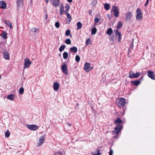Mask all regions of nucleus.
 <instances>
[{
    "label": "nucleus",
    "instance_id": "423d86ee",
    "mask_svg": "<svg viewBox=\"0 0 155 155\" xmlns=\"http://www.w3.org/2000/svg\"><path fill=\"white\" fill-rule=\"evenodd\" d=\"M61 69L62 72L66 75H67L68 74V71L67 69V64L64 63L61 65Z\"/></svg>",
    "mask_w": 155,
    "mask_h": 155
},
{
    "label": "nucleus",
    "instance_id": "5701e85b",
    "mask_svg": "<svg viewBox=\"0 0 155 155\" xmlns=\"http://www.w3.org/2000/svg\"><path fill=\"white\" fill-rule=\"evenodd\" d=\"M100 150L98 149H97L96 151L92 152L93 155H100L101 154Z\"/></svg>",
    "mask_w": 155,
    "mask_h": 155
},
{
    "label": "nucleus",
    "instance_id": "2eb2a0df",
    "mask_svg": "<svg viewBox=\"0 0 155 155\" xmlns=\"http://www.w3.org/2000/svg\"><path fill=\"white\" fill-rule=\"evenodd\" d=\"M45 139V137L43 136H41L39 140V142L37 143L38 146H40L44 142Z\"/></svg>",
    "mask_w": 155,
    "mask_h": 155
},
{
    "label": "nucleus",
    "instance_id": "412c9836",
    "mask_svg": "<svg viewBox=\"0 0 155 155\" xmlns=\"http://www.w3.org/2000/svg\"><path fill=\"white\" fill-rule=\"evenodd\" d=\"M65 14L67 15V18L69 20L68 21V23L69 24L70 23L72 19L71 16L70 15L69 13H68L67 12H65Z\"/></svg>",
    "mask_w": 155,
    "mask_h": 155
},
{
    "label": "nucleus",
    "instance_id": "a18cd8bd",
    "mask_svg": "<svg viewBox=\"0 0 155 155\" xmlns=\"http://www.w3.org/2000/svg\"><path fill=\"white\" fill-rule=\"evenodd\" d=\"M55 25L57 28H58L59 27L60 23L58 21H57L55 23Z\"/></svg>",
    "mask_w": 155,
    "mask_h": 155
},
{
    "label": "nucleus",
    "instance_id": "de8ad7c7",
    "mask_svg": "<svg viewBox=\"0 0 155 155\" xmlns=\"http://www.w3.org/2000/svg\"><path fill=\"white\" fill-rule=\"evenodd\" d=\"M113 150L111 149V148H110V151L109 152V155H113Z\"/></svg>",
    "mask_w": 155,
    "mask_h": 155
},
{
    "label": "nucleus",
    "instance_id": "09e8293b",
    "mask_svg": "<svg viewBox=\"0 0 155 155\" xmlns=\"http://www.w3.org/2000/svg\"><path fill=\"white\" fill-rule=\"evenodd\" d=\"M99 21V19L95 17L94 18V21L95 23H98Z\"/></svg>",
    "mask_w": 155,
    "mask_h": 155
},
{
    "label": "nucleus",
    "instance_id": "37998d69",
    "mask_svg": "<svg viewBox=\"0 0 155 155\" xmlns=\"http://www.w3.org/2000/svg\"><path fill=\"white\" fill-rule=\"evenodd\" d=\"M65 43L68 45H70L71 44V41L70 39L68 38L65 40Z\"/></svg>",
    "mask_w": 155,
    "mask_h": 155
},
{
    "label": "nucleus",
    "instance_id": "79ce46f5",
    "mask_svg": "<svg viewBox=\"0 0 155 155\" xmlns=\"http://www.w3.org/2000/svg\"><path fill=\"white\" fill-rule=\"evenodd\" d=\"M53 155H63L62 153L60 151L54 152Z\"/></svg>",
    "mask_w": 155,
    "mask_h": 155
},
{
    "label": "nucleus",
    "instance_id": "c756f323",
    "mask_svg": "<svg viewBox=\"0 0 155 155\" xmlns=\"http://www.w3.org/2000/svg\"><path fill=\"white\" fill-rule=\"evenodd\" d=\"M70 32L71 31L70 30L68 29L67 30L65 33V35L67 36L70 35V37H72V35L70 34Z\"/></svg>",
    "mask_w": 155,
    "mask_h": 155
},
{
    "label": "nucleus",
    "instance_id": "ddd939ff",
    "mask_svg": "<svg viewBox=\"0 0 155 155\" xmlns=\"http://www.w3.org/2000/svg\"><path fill=\"white\" fill-rule=\"evenodd\" d=\"M3 54L4 58L6 59L9 60V59L10 56L9 54L7 51L6 50H4L3 52Z\"/></svg>",
    "mask_w": 155,
    "mask_h": 155
},
{
    "label": "nucleus",
    "instance_id": "e433bc0d",
    "mask_svg": "<svg viewBox=\"0 0 155 155\" xmlns=\"http://www.w3.org/2000/svg\"><path fill=\"white\" fill-rule=\"evenodd\" d=\"M65 9H66L65 12H67L69 10L70 8V6L68 4H66V6H65Z\"/></svg>",
    "mask_w": 155,
    "mask_h": 155
},
{
    "label": "nucleus",
    "instance_id": "a878e982",
    "mask_svg": "<svg viewBox=\"0 0 155 155\" xmlns=\"http://www.w3.org/2000/svg\"><path fill=\"white\" fill-rule=\"evenodd\" d=\"M122 120L119 117L117 118L114 121V122L115 124H121L122 123Z\"/></svg>",
    "mask_w": 155,
    "mask_h": 155
},
{
    "label": "nucleus",
    "instance_id": "4d7b16f0",
    "mask_svg": "<svg viewBox=\"0 0 155 155\" xmlns=\"http://www.w3.org/2000/svg\"><path fill=\"white\" fill-rule=\"evenodd\" d=\"M76 105H77V106H78V105H79V104H78V103H77V104H76Z\"/></svg>",
    "mask_w": 155,
    "mask_h": 155
},
{
    "label": "nucleus",
    "instance_id": "13d9d810",
    "mask_svg": "<svg viewBox=\"0 0 155 155\" xmlns=\"http://www.w3.org/2000/svg\"><path fill=\"white\" fill-rule=\"evenodd\" d=\"M59 56H60L61 55V54H59Z\"/></svg>",
    "mask_w": 155,
    "mask_h": 155
},
{
    "label": "nucleus",
    "instance_id": "72a5a7b5",
    "mask_svg": "<svg viewBox=\"0 0 155 155\" xmlns=\"http://www.w3.org/2000/svg\"><path fill=\"white\" fill-rule=\"evenodd\" d=\"M91 44V41L90 38H88L86 40L85 44L86 46L88 45L89 44Z\"/></svg>",
    "mask_w": 155,
    "mask_h": 155
},
{
    "label": "nucleus",
    "instance_id": "20e7f679",
    "mask_svg": "<svg viewBox=\"0 0 155 155\" xmlns=\"http://www.w3.org/2000/svg\"><path fill=\"white\" fill-rule=\"evenodd\" d=\"M129 74L130 75L128 76V77L130 78H137L140 75V73L138 72H137L135 74L131 71L129 72Z\"/></svg>",
    "mask_w": 155,
    "mask_h": 155
},
{
    "label": "nucleus",
    "instance_id": "a211bd4d",
    "mask_svg": "<svg viewBox=\"0 0 155 155\" xmlns=\"http://www.w3.org/2000/svg\"><path fill=\"white\" fill-rule=\"evenodd\" d=\"M60 87V85L58 82H55L53 84V88L54 89L55 91H57L59 89Z\"/></svg>",
    "mask_w": 155,
    "mask_h": 155
},
{
    "label": "nucleus",
    "instance_id": "393cba45",
    "mask_svg": "<svg viewBox=\"0 0 155 155\" xmlns=\"http://www.w3.org/2000/svg\"><path fill=\"white\" fill-rule=\"evenodd\" d=\"M5 24H6L11 28H12V23L8 20H6L4 21Z\"/></svg>",
    "mask_w": 155,
    "mask_h": 155
},
{
    "label": "nucleus",
    "instance_id": "ea45409f",
    "mask_svg": "<svg viewBox=\"0 0 155 155\" xmlns=\"http://www.w3.org/2000/svg\"><path fill=\"white\" fill-rule=\"evenodd\" d=\"M32 31H34L35 33H38L39 31V29L34 28L32 29Z\"/></svg>",
    "mask_w": 155,
    "mask_h": 155
},
{
    "label": "nucleus",
    "instance_id": "864d4df0",
    "mask_svg": "<svg viewBox=\"0 0 155 155\" xmlns=\"http://www.w3.org/2000/svg\"><path fill=\"white\" fill-rule=\"evenodd\" d=\"M48 0H45V2L47 4L48 2Z\"/></svg>",
    "mask_w": 155,
    "mask_h": 155
},
{
    "label": "nucleus",
    "instance_id": "8fccbe9b",
    "mask_svg": "<svg viewBox=\"0 0 155 155\" xmlns=\"http://www.w3.org/2000/svg\"><path fill=\"white\" fill-rule=\"evenodd\" d=\"M133 47V44L132 45H130V47L129 48V51H130V49L132 48V49Z\"/></svg>",
    "mask_w": 155,
    "mask_h": 155
},
{
    "label": "nucleus",
    "instance_id": "5fc2aeb1",
    "mask_svg": "<svg viewBox=\"0 0 155 155\" xmlns=\"http://www.w3.org/2000/svg\"><path fill=\"white\" fill-rule=\"evenodd\" d=\"M68 124L69 126H71V124L70 123Z\"/></svg>",
    "mask_w": 155,
    "mask_h": 155
},
{
    "label": "nucleus",
    "instance_id": "9d476101",
    "mask_svg": "<svg viewBox=\"0 0 155 155\" xmlns=\"http://www.w3.org/2000/svg\"><path fill=\"white\" fill-rule=\"evenodd\" d=\"M27 127L29 129L35 130L38 129V127L35 125L27 124Z\"/></svg>",
    "mask_w": 155,
    "mask_h": 155
},
{
    "label": "nucleus",
    "instance_id": "b1692460",
    "mask_svg": "<svg viewBox=\"0 0 155 155\" xmlns=\"http://www.w3.org/2000/svg\"><path fill=\"white\" fill-rule=\"evenodd\" d=\"M15 97V95L12 94H11L8 95L7 98L8 99L10 100L11 101H13Z\"/></svg>",
    "mask_w": 155,
    "mask_h": 155
},
{
    "label": "nucleus",
    "instance_id": "0eeeda50",
    "mask_svg": "<svg viewBox=\"0 0 155 155\" xmlns=\"http://www.w3.org/2000/svg\"><path fill=\"white\" fill-rule=\"evenodd\" d=\"M111 12H114V15L116 17H117L118 16L119 12L118 10L117 7V6L115 5L113 6Z\"/></svg>",
    "mask_w": 155,
    "mask_h": 155
},
{
    "label": "nucleus",
    "instance_id": "f704fd0d",
    "mask_svg": "<svg viewBox=\"0 0 155 155\" xmlns=\"http://www.w3.org/2000/svg\"><path fill=\"white\" fill-rule=\"evenodd\" d=\"M82 26L81 23L80 22H78L77 24V27L78 29L81 28Z\"/></svg>",
    "mask_w": 155,
    "mask_h": 155
},
{
    "label": "nucleus",
    "instance_id": "f8f14e48",
    "mask_svg": "<svg viewBox=\"0 0 155 155\" xmlns=\"http://www.w3.org/2000/svg\"><path fill=\"white\" fill-rule=\"evenodd\" d=\"M92 68H90V64L89 63L86 62L84 64V69L87 72H88L90 70L92 69Z\"/></svg>",
    "mask_w": 155,
    "mask_h": 155
},
{
    "label": "nucleus",
    "instance_id": "cd10ccee",
    "mask_svg": "<svg viewBox=\"0 0 155 155\" xmlns=\"http://www.w3.org/2000/svg\"><path fill=\"white\" fill-rule=\"evenodd\" d=\"M112 32L113 31L111 28H110L107 29L106 33L108 35H110L112 34Z\"/></svg>",
    "mask_w": 155,
    "mask_h": 155
},
{
    "label": "nucleus",
    "instance_id": "3c124183",
    "mask_svg": "<svg viewBox=\"0 0 155 155\" xmlns=\"http://www.w3.org/2000/svg\"><path fill=\"white\" fill-rule=\"evenodd\" d=\"M149 0H147L146 2L144 5V6H146L148 4L149 2Z\"/></svg>",
    "mask_w": 155,
    "mask_h": 155
},
{
    "label": "nucleus",
    "instance_id": "a19ab883",
    "mask_svg": "<svg viewBox=\"0 0 155 155\" xmlns=\"http://www.w3.org/2000/svg\"><path fill=\"white\" fill-rule=\"evenodd\" d=\"M80 57L78 55H77L75 57V60L77 62H78L80 60Z\"/></svg>",
    "mask_w": 155,
    "mask_h": 155
},
{
    "label": "nucleus",
    "instance_id": "2f4dec72",
    "mask_svg": "<svg viewBox=\"0 0 155 155\" xmlns=\"http://www.w3.org/2000/svg\"><path fill=\"white\" fill-rule=\"evenodd\" d=\"M122 23L121 21L119 22L117 24V29H119L122 27Z\"/></svg>",
    "mask_w": 155,
    "mask_h": 155
},
{
    "label": "nucleus",
    "instance_id": "4c0bfd02",
    "mask_svg": "<svg viewBox=\"0 0 155 155\" xmlns=\"http://www.w3.org/2000/svg\"><path fill=\"white\" fill-rule=\"evenodd\" d=\"M10 133L8 130H7V131L5 132V137H8L9 136Z\"/></svg>",
    "mask_w": 155,
    "mask_h": 155
},
{
    "label": "nucleus",
    "instance_id": "aec40b11",
    "mask_svg": "<svg viewBox=\"0 0 155 155\" xmlns=\"http://www.w3.org/2000/svg\"><path fill=\"white\" fill-rule=\"evenodd\" d=\"M24 0H17V7L19 8L21 6H23Z\"/></svg>",
    "mask_w": 155,
    "mask_h": 155
},
{
    "label": "nucleus",
    "instance_id": "c9c22d12",
    "mask_svg": "<svg viewBox=\"0 0 155 155\" xmlns=\"http://www.w3.org/2000/svg\"><path fill=\"white\" fill-rule=\"evenodd\" d=\"M97 31V28H94L92 29L91 33L92 35H94L96 33Z\"/></svg>",
    "mask_w": 155,
    "mask_h": 155
},
{
    "label": "nucleus",
    "instance_id": "6e6d98bb",
    "mask_svg": "<svg viewBox=\"0 0 155 155\" xmlns=\"http://www.w3.org/2000/svg\"><path fill=\"white\" fill-rule=\"evenodd\" d=\"M107 16L108 17H109L110 16V15L109 14H107Z\"/></svg>",
    "mask_w": 155,
    "mask_h": 155
},
{
    "label": "nucleus",
    "instance_id": "603ef678",
    "mask_svg": "<svg viewBox=\"0 0 155 155\" xmlns=\"http://www.w3.org/2000/svg\"><path fill=\"white\" fill-rule=\"evenodd\" d=\"M67 1L69 2H71L72 1V0H67Z\"/></svg>",
    "mask_w": 155,
    "mask_h": 155
},
{
    "label": "nucleus",
    "instance_id": "bb28decb",
    "mask_svg": "<svg viewBox=\"0 0 155 155\" xmlns=\"http://www.w3.org/2000/svg\"><path fill=\"white\" fill-rule=\"evenodd\" d=\"M63 58L64 59H66L68 57V53L67 52H64L63 54Z\"/></svg>",
    "mask_w": 155,
    "mask_h": 155
},
{
    "label": "nucleus",
    "instance_id": "9b49d317",
    "mask_svg": "<svg viewBox=\"0 0 155 155\" xmlns=\"http://www.w3.org/2000/svg\"><path fill=\"white\" fill-rule=\"evenodd\" d=\"M50 2L55 7H57L60 5V0H50Z\"/></svg>",
    "mask_w": 155,
    "mask_h": 155
},
{
    "label": "nucleus",
    "instance_id": "473e14b6",
    "mask_svg": "<svg viewBox=\"0 0 155 155\" xmlns=\"http://www.w3.org/2000/svg\"><path fill=\"white\" fill-rule=\"evenodd\" d=\"M65 46H66L65 45H62L60 47V48H59V51L60 52L62 51L64 49Z\"/></svg>",
    "mask_w": 155,
    "mask_h": 155
},
{
    "label": "nucleus",
    "instance_id": "f257e3e1",
    "mask_svg": "<svg viewBox=\"0 0 155 155\" xmlns=\"http://www.w3.org/2000/svg\"><path fill=\"white\" fill-rule=\"evenodd\" d=\"M123 128V126L120 124L117 125L115 127L114 130L112 132L113 134H116V136L114 137V138L118 136L119 132L121 131Z\"/></svg>",
    "mask_w": 155,
    "mask_h": 155
},
{
    "label": "nucleus",
    "instance_id": "1a4fd4ad",
    "mask_svg": "<svg viewBox=\"0 0 155 155\" xmlns=\"http://www.w3.org/2000/svg\"><path fill=\"white\" fill-rule=\"evenodd\" d=\"M143 78V77L141 78L134 81H131L130 82L131 84L134 86H138V85L141 83V80H142Z\"/></svg>",
    "mask_w": 155,
    "mask_h": 155
},
{
    "label": "nucleus",
    "instance_id": "c85d7f7f",
    "mask_svg": "<svg viewBox=\"0 0 155 155\" xmlns=\"http://www.w3.org/2000/svg\"><path fill=\"white\" fill-rule=\"evenodd\" d=\"M1 36L4 38H7L6 33L5 31H3L1 34Z\"/></svg>",
    "mask_w": 155,
    "mask_h": 155
},
{
    "label": "nucleus",
    "instance_id": "7ed1b4c3",
    "mask_svg": "<svg viewBox=\"0 0 155 155\" xmlns=\"http://www.w3.org/2000/svg\"><path fill=\"white\" fill-rule=\"evenodd\" d=\"M137 15L136 16V18L137 21H140L143 19V13H142L140 9L139 8L137 9L136 11Z\"/></svg>",
    "mask_w": 155,
    "mask_h": 155
},
{
    "label": "nucleus",
    "instance_id": "c03bdc74",
    "mask_svg": "<svg viewBox=\"0 0 155 155\" xmlns=\"http://www.w3.org/2000/svg\"><path fill=\"white\" fill-rule=\"evenodd\" d=\"M97 3V0H93L91 3V5L93 6H95Z\"/></svg>",
    "mask_w": 155,
    "mask_h": 155
},
{
    "label": "nucleus",
    "instance_id": "7c9ffc66",
    "mask_svg": "<svg viewBox=\"0 0 155 155\" xmlns=\"http://www.w3.org/2000/svg\"><path fill=\"white\" fill-rule=\"evenodd\" d=\"M110 5L109 4L107 3H105L104 5V8L105 9L107 10L109 9L110 8Z\"/></svg>",
    "mask_w": 155,
    "mask_h": 155
},
{
    "label": "nucleus",
    "instance_id": "58836bf2",
    "mask_svg": "<svg viewBox=\"0 0 155 155\" xmlns=\"http://www.w3.org/2000/svg\"><path fill=\"white\" fill-rule=\"evenodd\" d=\"M24 91V89L23 87H21L19 91V93L21 94H23Z\"/></svg>",
    "mask_w": 155,
    "mask_h": 155
},
{
    "label": "nucleus",
    "instance_id": "dca6fc26",
    "mask_svg": "<svg viewBox=\"0 0 155 155\" xmlns=\"http://www.w3.org/2000/svg\"><path fill=\"white\" fill-rule=\"evenodd\" d=\"M0 7L2 9H5L6 8L7 5L6 3L4 1H0Z\"/></svg>",
    "mask_w": 155,
    "mask_h": 155
},
{
    "label": "nucleus",
    "instance_id": "39448f33",
    "mask_svg": "<svg viewBox=\"0 0 155 155\" xmlns=\"http://www.w3.org/2000/svg\"><path fill=\"white\" fill-rule=\"evenodd\" d=\"M31 64V61L28 58H26L24 60V68H28Z\"/></svg>",
    "mask_w": 155,
    "mask_h": 155
},
{
    "label": "nucleus",
    "instance_id": "6ab92c4d",
    "mask_svg": "<svg viewBox=\"0 0 155 155\" xmlns=\"http://www.w3.org/2000/svg\"><path fill=\"white\" fill-rule=\"evenodd\" d=\"M115 35H118L119 37L118 39V42H120L121 39V35L120 32L119 31L118 29L116 31Z\"/></svg>",
    "mask_w": 155,
    "mask_h": 155
},
{
    "label": "nucleus",
    "instance_id": "f03ea898",
    "mask_svg": "<svg viewBox=\"0 0 155 155\" xmlns=\"http://www.w3.org/2000/svg\"><path fill=\"white\" fill-rule=\"evenodd\" d=\"M126 102L125 99L122 97L117 99L116 101V105L119 107H122L124 106Z\"/></svg>",
    "mask_w": 155,
    "mask_h": 155
},
{
    "label": "nucleus",
    "instance_id": "6e6552de",
    "mask_svg": "<svg viewBox=\"0 0 155 155\" xmlns=\"http://www.w3.org/2000/svg\"><path fill=\"white\" fill-rule=\"evenodd\" d=\"M147 75L149 77L153 80H155V74L153 71H147Z\"/></svg>",
    "mask_w": 155,
    "mask_h": 155
},
{
    "label": "nucleus",
    "instance_id": "bf43d9fd",
    "mask_svg": "<svg viewBox=\"0 0 155 155\" xmlns=\"http://www.w3.org/2000/svg\"><path fill=\"white\" fill-rule=\"evenodd\" d=\"M1 42H0V45H1Z\"/></svg>",
    "mask_w": 155,
    "mask_h": 155
},
{
    "label": "nucleus",
    "instance_id": "f3484780",
    "mask_svg": "<svg viewBox=\"0 0 155 155\" xmlns=\"http://www.w3.org/2000/svg\"><path fill=\"white\" fill-rule=\"evenodd\" d=\"M65 11L64 10V7L62 4H61L60 7V14L61 15H62L64 12H65Z\"/></svg>",
    "mask_w": 155,
    "mask_h": 155
},
{
    "label": "nucleus",
    "instance_id": "4be33fe9",
    "mask_svg": "<svg viewBox=\"0 0 155 155\" xmlns=\"http://www.w3.org/2000/svg\"><path fill=\"white\" fill-rule=\"evenodd\" d=\"M77 48L76 47L73 46L70 48V51L74 53H76L77 52Z\"/></svg>",
    "mask_w": 155,
    "mask_h": 155
},
{
    "label": "nucleus",
    "instance_id": "4468645a",
    "mask_svg": "<svg viewBox=\"0 0 155 155\" xmlns=\"http://www.w3.org/2000/svg\"><path fill=\"white\" fill-rule=\"evenodd\" d=\"M132 16L131 12H127L125 15V20L127 21H129Z\"/></svg>",
    "mask_w": 155,
    "mask_h": 155
},
{
    "label": "nucleus",
    "instance_id": "49530a36",
    "mask_svg": "<svg viewBox=\"0 0 155 155\" xmlns=\"http://www.w3.org/2000/svg\"><path fill=\"white\" fill-rule=\"evenodd\" d=\"M44 11H45L44 13H45V19H47L48 18V15L47 13V11L46 9Z\"/></svg>",
    "mask_w": 155,
    "mask_h": 155
}]
</instances>
